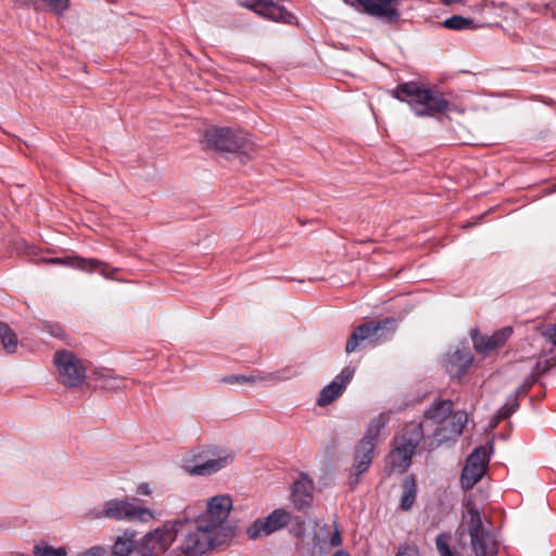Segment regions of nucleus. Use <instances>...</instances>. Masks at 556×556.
I'll return each instance as SVG.
<instances>
[{"label":"nucleus","mask_w":556,"mask_h":556,"mask_svg":"<svg viewBox=\"0 0 556 556\" xmlns=\"http://www.w3.org/2000/svg\"><path fill=\"white\" fill-rule=\"evenodd\" d=\"M243 7L273 22L289 25L296 23V17L291 12L273 0H247Z\"/></svg>","instance_id":"obj_14"},{"label":"nucleus","mask_w":556,"mask_h":556,"mask_svg":"<svg viewBox=\"0 0 556 556\" xmlns=\"http://www.w3.org/2000/svg\"><path fill=\"white\" fill-rule=\"evenodd\" d=\"M492 445L476 447L467 457L460 475V484L464 490L472 489L484 476L490 462Z\"/></svg>","instance_id":"obj_11"},{"label":"nucleus","mask_w":556,"mask_h":556,"mask_svg":"<svg viewBox=\"0 0 556 556\" xmlns=\"http://www.w3.org/2000/svg\"><path fill=\"white\" fill-rule=\"evenodd\" d=\"M291 520V515L283 508L273 510L266 518L255 519L247 529L249 539L268 536L285 528Z\"/></svg>","instance_id":"obj_13"},{"label":"nucleus","mask_w":556,"mask_h":556,"mask_svg":"<svg viewBox=\"0 0 556 556\" xmlns=\"http://www.w3.org/2000/svg\"><path fill=\"white\" fill-rule=\"evenodd\" d=\"M458 2H465L464 0H443V3L444 4H453V3H458Z\"/></svg>","instance_id":"obj_49"},{"label":"nucleus","mask_w":556,"mask_h":556,"mask_svg":"<svg viewBox=\"0 0 556 556\" xmlns=\"http://www.w3.org/2000/svg\"><path fill=\"white\" fill-rule=\"evenodd\" d=\"M138 493L141 495H149L151 493L150 486L147 483H141L138 486Z\"/></svg>","instance_id":"obj_46"},{"label":"nucleus","mask_w":556,"mask_h":556,"mask_svg":"<svg viewBox=\"0 0 556 556\" xmlns=\"http://www.w3.org/2000/svg\"><path fill=\"white\" fill-rule=\"evenodd\" d=\"M424 437L422 422L410 421L404 426L401 434L393 439V448L388 457L392 470L399 473L407 470Z\"/></svg>","instance_id":"obj_4"},{"label":"nucleus","mask_w":556,"mask_h":556,"mask_svg":"<svg viewBox=\"0 0 556 556\" xmlns=\"http://www.w3.org/2000/svg\"><path fill=\"white\" fill-rule=\"evenodd\" d=\"M450 535L445 533H440L435 539V545L438 553L440 556H454L451 547H450Z\"/></svg>","instance_id":"obj_36"},{"label":"nucleus","mask_w":556,"mask_h":556,"mask_svg":"<svg viewBox=\"0 0 556 556\" xmlns=\"http://www.w3.org/2000/svg\"><path fill=\"white\" fill-rule=\"evenodd\" d=\"M299 375H300L299 369L295 366H291V365L286 366V367L275 371L276 382L289 380Z\"/></svg>","instance_id":"obj_38"},{"label":"nucleus","mask_w":556,"mask_h":556,"mask_svg":"<svg viewBox=\"0 0 556 556\" xmlns=\"http://www.w3.org/2000/svg\"><path fill=\"white\" fill-rule=\"evenodd\" d=\"M16 4L22 7H30L34 4V0H14Z\"/></svg>","instance_id":"obj_47"},{"label":"nucleus","mask_w":556,"mask_h":556,"mask_svg":"<svg viewBox=\"0 0 556 556\" xmlns=\"http://www.w3.org/2000/svg\"><path fill=\"white\" fill-rule=\"evenodd\" d=\"M232 507V501L229 496L217 495L210 498L206 505V511L200 515L195 520H205L207 529L224 538L225 541L235 534V528L227 522V518Z\"/></svg>","instance_id":"obj_8"},{"label":"nucleus","mask_w":556,"mask_h":556,"mask_svg":"<svg viewBox=\"0 0 556 556\" xmlns=\"http://www.w3.org/2000/svg\"><path fill=\"white\" fill-rule=\"evenodd\" d=\"M389 420L390 416L388 413H381L374 417L366 428L365 435L359 441L375 443L376 446L379 441L381 430L388 425Z\"/></svg>","instance_id":"obj_25"},{"label":"nucleus","mask_w":556,"mask_h":556,"mask_svg":"<svg viewBox=\"0 0 556 556\" xmlns=\"http://www.w3.org/2000/svg\"><path fill=\"white\" fill-rule=\"evenodd\" d=\"M332 556H350L345 549H338Z\"/></svg>","instance_id":"obj_48"},{"label":"nucleus","mask_w":556,"mask_h":556,"mask_svg":"<svg viewBox=\"0 0 556 556\" xmlns=\"http://www.w3.org/2000/svg\"><path fill=\"white\" fill-rule=\"evenodd\" d=\"M354 372V367H344L329 384L321 389L319 397L317 399V405L319 407H325L336 401L343 393L346 386L352 380Z\"/></svg>","instance_id":"obj_15"},{"label":"nucleus","mask_w":556,"mask_h":556,"mask_svg":"<svg viewBox=\"0 0 556 556\" xmlns=\"http://www.w3.org/2000/svg\"><path fill=\"white\" fill-rule=\"evenodd\" d=\"M187 520L176 519L166 521L161 527L148 532L139 543V553L150 556L164 555L184 530Z\"/></svg>","instance_id":"obj_7"},{"label":"nucleus","mask_w":556,"mask_h":556,"mask_svg":"<svg viewBox=\"0 0 556 556\" xmlns=\"http://www.w3.org/2000/svg\"><path fill=\"white\" fill-rule=\"evenodd\" d=\"M194 458L203 460L190 468V472L195 476H210L233 462V456L230 453H222L216 446L203 447L194 455Z\"/></svg>","instance_id":"obj_12"},{"label":"nucleus","mask_w":556,"mask_h":556,"mask_svg":"<svg viewBox=\"0 0 556 556\" xmlns=\"http://www.w3.org/2000/svg\"><path fill=\"white\" fill-rule=\"evenodd\" d=\"M1 343L3 345V349L12 353L15 351L17 346V338L16 334L13 332V330L10 328V326L7 324V327L4 329H1Z\"/></svg>","instance_id":"obj_30"},{"label":"nucleus","mask_w":556,"mask_h":556,"mask_svg":"<svg viewBox=\"0 0 556 556\" xmlns=\"http://www.w3.org/2000/svg\"><path fill=\"white\" fill-rule=\"evenodd\" d=\"M543 334L553 345H556V325L546 328Z\"/></svg>","instance_id":"obj_43"},{"label":"nucleus","mask_w":556,"mask_h":556,"mask_svg":"<svg viewBox=\"0 0 556 556\" xmlns=\"http://www.w3.org/2000/svg\"><path fill=\"white\" fill-rule=\"evenodd\" d=\"M53 364L59 375V381L63 386L76 388L85 381L86 367L72 351L58 350L53 356Z\"/></svg>","instance_id":"obj_9"},{"label":"nucleus","mask_w":556,"mask_h":556,"mask_svg":"<svg viewBox=\"0 0 556 556\" xmlns=\"http://www.w3.org/2000/svg\"><path fill=\"white\" fill-rule=\"evenodd\" d=\"M395 556H418V551L410 545H402L400 546Z\"/></svg>","instance_id":"obj_42"},{"label":"nucleus","mask_w":556,"mask_h":556,"mask_svg":"<svg viewBox=\"0 0 556 556\" xmlns=\"http://www.w3.org/2000/svg\"><path fill=\"white\" fill-rule=\"evenodd\" d=\"M141 500L137 497L112 498L104 502L102 508H93L87 513V518L112 519L116 521H141L148 522L154 519V511L140 506Z\"/></svg>","instance_id":"obj_3"},{"label":"nucleus","mask_w":556,"mask_h":556,"mask_svg":"<svg viewBox=\"0 0 556 556\" xmlns=\"http://www.w3.org/2000/svg\"><path fill=\"white\" fill-rule=\"evenodd\" d=\"M341 542H342L341 534H340V532H339V531H336V532L331 535V538H330V544H331L332 546H338V545H340V544H341Z\"/></svg>","instance_id":"obj_45"},{"label":"nucleus","mask_w":556,"mask_h":556,"mask_svg":"<svg viewBox=\"0 0 556 556\" xmlns=\"http://www.w3.org/2000/svg\"><path fill=\"white\" fill-rule=\"evenodd\" d=\"M206 148L222 153L237 154L241 163L251 160L255 144L247 132L227 127H212L204 131Z\"/></svg>","instance_id":"obj_2"},{"label":"nucleus","mask_w":556,"mask_h":556,"mask_svg":"<svg viewBox=\"0 0 556 556\" xmlns=\"http://www.w3.org/2000/svg\"><path fill=\"white\" fill-rule=\"evenodd\" d=\"M39 264H59V265H66L72 266L79 269H86L87 265L92 266L93 268H97L98 266L102 265L100 261H97L94 258H81L78 256H66V257H52V258H45V257H37V265Z\"/></svg>","instance_id":"obj_23"},{"label":"nucleus","mask_w":556,"mask_h":556,"mask_svg":"<svg viewBox=\"0 0 556 556\" xmlns=\"http://www.w3.org/2000/svg\"><path fill=\"white\" fill-rule=\"evenodd\" d=\"M470 543L475 556H492L497 553V547L489 531L470 536Z\"/></svg>","instance_id":"obj_24"},{"label":"nucleus","mask_w":556,"mask_h":556,"mask_svg":"<svg viewBox=\"0 0 556 556\" xmlns=\"http://www.w3.org/2000/svg\"><path fill=\"white\" fill-rule=\"evenodd\" d=\"M473 362V355L468 346H458L455 351L446 354L444 367L453 379H458L466 374Z\"/></svg>","instance_id":"obj_16"},{"label":"nucleus","mask_w":556,"mask_h":556,"mask_svg":"<svg viewBox=\"0 0 556 556\" xmlns=\"http://www.w3.org/2000/svg\"><path fill=\"white\" fill-rule=\"evenodd\" d=\"M313 481L307 475H301L293 483L291 500L296 509L302 510L311 506L313 501Z\"/></svg>","instance_id":"obj_20"},{"label":"nucleus","mask_w":556,"mask_h":556,"mask_svg":"<svg viewBox=\"0 0 556 556\" xmlns=\"http://www.w3.org/2000/svg\"><path fill=\"white\" fill-rule=\"evenodd\" d=\"M519 408V401L516 396H509L506 403L497 410L496 420H503L510 417Z\"/></svg>","instance_id":"obj_31"},{"label":"nucleus","mask_w":556,"mask_h":556,"mask_svg":"<svg viewBox=\"0 0 556 556\" xmlns=\"http://www.w3.org/2000/svg\"><path fill=\"white\" fill-rule=\"evenodd\" d=\"M554 366H556V355L553 356V357H549L547 358L543 366H542V371H548L551 368H553Z\"/></svg>","instance_id":"obj_44"},{"label":"nucleus","mask_w":556,"mask_h":556,"mask_svg":"<svg viewBox=\"0 0 556 556\" xmlns=\"http://www.w3.org/2000/svg\"><path fill=\"white\" fill-rule=\"evenodd\" d=\"M137 548L139 549V543L136 540V532L126 530L116 539L110 553L114 556H128Z\"/></svg>","instance_id":"obj_22"},{"label":"nucleus","mask_w":556,"mask_h":556,"mask_svg":"<svg viewBox=\"0 0 556 556\" xmlns=\"http://www.w3.org/2000/svg\"><path fill=\"white\" fill-rule=\"evenodd\" d=\"M104 382V387L108 389H123L126 387V381L124 378L105 377Z\"/></svg>","instance_id":"obj_40"},{"label":"nucleus","mask_w":556,"mask_h":556,"mask_svg":"<svg viewBox=\"0 0 556 556\" xmlns=\"http://www.w3.org/2000/svg\"><path fill=\"white\" fill-rule=\"evenodd\" d=\"M545 372L546 371H542V364L540 362H538L535 364L533 371L528 377H526L522 384L517 388V390L515 391V393L511 396H516L518 401H519L520 396H526L528 394V392L530 391V389L532 388V386Z\"/></svg>","instance_id":"obj_27"},{"label":"nucleus","mask_w":556,"mask_h":556,"mask_svg":"<svg viewBox=\"0 0 556 556\" xmlns=\"http://www.w3.org/2000/svg\"><path fill=\"white\" fill-rule=\"evenodd\" d=\"M298 527L293 528V533L300 541L296 543V548L303 556H323L325 541L314 531L312 533H304V521L296 522Z\"/></svg>","instance_id":"obj_18"},{"label":"nucleus","mask_w":556,"mask_h":556,"mask_svg":"<svg viewBox=\"0 0 556 556\" xmlns=\"http://www.w3.org/2000/svg\"><path fill=\"white\" fill-rule=\"evenodd\" d=\"M49 9L50 12H53L55 15H63V13L70 7V0H42Z\"/></svg>","instance_id":"obj_37"},{"label":"nucleus","mask_w":556,"mask_h":556,"mask_svg":"<svg viewBox=\"0 0 556 556\" xmlns=\"http://www.w3.org/2000/svg\"><path fill=\"white\" fill-rule=\"evenodd\" d=\"M375 443L359 441L354 451V464L351 471L350 485L358 483V477L366 472L372 462L375 453Z\"/></svg>","instance_id":"obj_17"},{"label":"nucleus","mask_w":556,"mask_h":556,"mask_svg":"<svg viewBox=\"0 0 556 556\" xmlns=\"http://www.w3.org/2000/svg\"><path fill=\"white\" fill-rule=\"evenodd\" d=\"M454 402L451 400H435L424 413L426 420H431L439 426H446L452 415Z\"/></svg>","instance_id":"obj_21"},{"label":"nucleus","mask_w":556,"mask_h":556,"mask_svg":"<svg viewBox=\"0 0 556 556\" xmlns=\"http://www.w3.org/2000/svg\"><path fill=\"white\" fill-rule=\"evenodd\" d=\"M252 377L255 378V383L256 382H276L275 371H273V372L257 371V374L252 375Z\"/></svg>","instance_id":"obj_41"},{"label":"nucleus","mask_w":556,"mask_h":556,"mask_svg":"<svg viewBox=\"0 0 556 556\" xmlns=\"http://www.w3.org/2000/svg\"><path fill=\"white\" fill-rule=\"evenodd\" d=\"M184 520L188 522L184 526V529L188 527V532L178 547L180 554L177 556H201L225 542V536L207 529L205 520H194L193 522L187 518Z\"/></svg>","instance_id":"obj_6"},{"label":"nucleus","mask_w":556,"mask_h":556,"mask_svg":"<svg viewBox=\"0 0 556 556\" xmlns=\"http://www.w3.org/2000/svg\"><path fill=\"white\" fill-rule=\"evenodd\" d=\"M468 422V415L464 410L452 412L446 426H439L433 431V437L439 443L452 440L462 434L464 427Z\"/></svg>","instance_id":"obj_19"},{"label":"nucleus","mask_w":556,"mask_h":556,"mask_svg":"<svg viewBox=\"0 0 556 556\" xmlns=\"http://www.w3.org/2000/svg\"><path fill=\"white\" fill-rule=\"evenodd\" d=\"M37 556H67L64 546L54 547L46 542L37 544Z\"/></svg>","instance_id":"obj_33"},{"label":"nucleus","mask_w":556,"mask_h":556,"mask_svg":"<svg viewBox=\"0 0 556 556\" xmlns=\"http://www.w3.org/2000/svg\"><path fill=\"white\" fill-rule=\"evenodd\" d=\"M472 341L473 348L478 353L489 354L492 350L495 349V346H493L491 337L475 334L472 336Z\"/></svg>","instance_id":"obj_32"},{"label":"nucleus","mask_w":556,"mask_h":556,"mask_svg":"<svg viewBox=\"0 0 556 556\" xmlns=\"http://www.w3.org/2000/svg\"><path fill=\"white\" fill-rule=\"evenodd\" d=\"M225 383H255V378L252 375H230L222 379Z\"/></svg>","instance_id":"obj_39"},{"label":"nucleus","mask_w":556,"mask_h":556,"mask_svg":"<svg viewBox=\"0 0 556 556\" xmlns=\"http://www.w3.org/2000/svg\"><path fill=\"white\" fill-rule=\"evenodd\" d=\"M403 488V495L401 497L400 507L402 510H409L415 501H416V493H417V486H416V480L413 476H408L404 479L402 483Z\"/></svg>","instance_id":"obj_26"},{"label":"nucleus","mask_w":556,"mask_h":556,"mask_svg":"<svg viewBox=\"0 0 556 556\" xmlns=\"http://www.w3.org/2000/svg\"><path fill=\"white\" fill-rule=\"evenodd\" d=\"M395 319L386 317L378 320H369L361 324L350 334L345 353L351 354L364 349L366 344L377 345L388 340L395 330Z\"/></svg>","instance_id":"obj_5"},{"label":"nucleus","mask_w":556,"mask_h":556,"mask_svg":"<svg viewBox=\"0 0 556 556\" xmlns=\"http://www.w3.org/2000/svg\"><path fill=\"white\" fill-rule=\"evenodd\" d=\"M42 330L47 331L51 337L65 341L68 345H71V342L67 340V334L60 324L42 321Z\"/></svg>","instance_id":"obj_34"},{"label":"nucleus","mask_w":556,"mask_h":556,"mask_svg":"<svg viewBox=\"0 0 556 556\" xmlns=\"http://www.w3.org/2000/svg\"><path fill=\"white\" fill-rule=\"evenodd\" d=\"M513 334V328L511 327H504L500 330H496L491 337L493 346L495 349L502 346L505 344V342L510 338Z\"/></svg>","instance_id":"obj_35"},{"label":"nucleus","mask_w":556,"mask_h":556,"mask_svg":"<svg viewBox=\"0 0 556 556\" xmlns=\"http://www.w3.org/2000/svg\"><path fill=\"white\" fill-rule=\"evenodd\" d=\"M392 96L406 102L418 117L440 119L445 114H463L466 111L452 92H442L435 87H426L417 81L400 84L392 90Z\"/></svg>","instance_id":"obj_1"},{"label":"nucleus","mask_w":556,"mask_h":556,"mask_svg":"<svg viewBox=\"0 0 556 556\" xmlns=\"http://www.w3.org/2000/svg\"><path fill=\"white\" fill-rule=\"evenodd\" d=\"M467 513L469 515V521H468L469 536L477 538V534L486 531L483 527L481 514L475 505H469L467 507Z\"/></svg>","instance_id":"obj_28"},{"label":"nucleus","mask_w":556,"mask_h":556,"mask_svg":"<svg viewBox=\"0 0 556 556\" xmlns=\"http://www.w3.org/2000/svg\"><path fill=\"white\" fill-rule=\"evenodd\" d=\"M359 13L377 17L386 24H394L401 17V0H343Z\"/></svg>","instance_id":"obj_10"},{"label":"nucleus","mask_w":556,"mask_h":556,"mask_svg":"<svg viewBox=\"0 0 556 556\" xmlns=\"http://www.w3.org/2000/svg\"><path fill=\"white\" fill-rule=\"evenodd\" d=\"M442 25L448 29L463 30V29L473 28V21L471 18L464 17L462 15H453V16L446 18L442 23Z\"/></svg>","instance_id":"obj_29"}]
</instances>
